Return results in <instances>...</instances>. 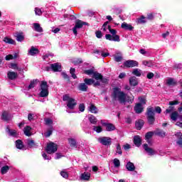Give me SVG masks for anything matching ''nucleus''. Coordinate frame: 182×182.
Instances as JSON below:
<instances>
[{
  "instance_id": "nucleus-1",
  "label": "nucleus",
  "mask_w": 182,
  "mask_h": 182,
  "mask_svg": "<svg viewBox=\"0 0 182 182\" xmlns=\"http://www.w3.org/2000/svg\"><path fill=\"white\" fill-rule=\"evenodd\" d=\"M113 97L115 100H118L119 103H133L134 100V97L127 96L120 88L117 87L114 88Z\"/></svg>"
},
{
  "instance_id": "nucleus-2",
  "label": "nucleus",
  "mask_w": 182,
  "mask_h": 182,
  "mask_svg": "<svg viewBox=\"0 0 182 182\" xmlns=\"http://www.w3.org/2000/svg\"><path fill=\"white\" fill-rule=\"evenodd\" d=\"M109 21L105 22L102 26V31H106L109 30L111 34H106L105 39L107 41H111L113 42H119L120 41V36L117 35V31L112 28L110 26L108 25Z\"/></svg>"
},
{
  "instance_id": "nucleus-3",
  "label": "nucleus",
  "mask_w": 182,
  "mask_h": 182,
  "mask_svg": "<svg viewBox=\"0 0 182 182\" xmlns=\"http://www.w3.org/2000/svg\"><path fill=\"white\" fill-rule=\"evenodd\" d=\"M63 102H65L67 107L68 109H75V106H76V100L73 99L70 95L68 94H66L63 96Z\"/></svg>"
},
{
  "instance_id": "nucleus-4",
  "label": "nucleus",
  "mask_w": 182,
  "mask_h": 182,
  "mask_svg": "<svg viewBox=\"0 0 182 182\" xmlns=\"http://www.w3.org/2000/svg\"><path fill=\"white\" fill-rule=\"evenodd\" d=\"M40 97H48L49 95V86L46 81H42L40 87Z\"/></svg>"
},
{
  "instance_id": "nucleus-5",
  "label": "nucleus",
  "mask_w": 182,
  "mask_h": 182,
  "mask_svg": "<svg viewBox=\"0 0 182 182\" xmlns=\"http://www.w3.org/2000/svg\"><path fill=\"white\" fill-rule=\"evenodd\" d=\"M147 119L149 124H153L154 123V109L153 107L147 109Z\"/></svg>"
},
{
  "instance_id": "nucleus-6",
  "label": "nucleus",
  "mask_w": 182,
  "mask_h": 182,
  "mask_svg": "<svg viewBox=\"0 0 182 182\" xmlns=\"http://www.w3.org/2000/svg\"><path fill=\"white\" fill-rule=\"evenodd\" d=\"M46 150L48 154H52L53 153H55V151H58V145H56V144L53 142H50L47 144Z\"/></svg>"
},
{
  "instance_id": "nucleus-7",
  "label": "nucleus",
  "mask_w": 182,
  "mask_h": 182,
  "mask_svg": "<svg viewBox=\"0 0 182 182\" xmlns=\"http://www.w3.org/2000/svg\"><path fill=\"white\" fill-rule=\"evenodd\" d=\"M97 141L102 144V146H111L112 138L109 136H101L97 139Z\"/></svg>"
},
{
  "instance_id": "nucleus-8",
  "label": "nucleus",
  "mask_w": 182,
  "mask_h": 182,
  "mask_svg": "<svg viewBox=\"0 0 182 182\" xmlns=\"http://www.w3.org/2000/svg\"><path fill=\"white\" fill-rule=\"evenodd\" d=\"M83 25H86V22H83L80 20H77L75 22V26L73 28V32L74 35H77V29L83 28Z\"/></svg>"
},
{
  "instance_id": "nucleus-9",
  "label": "nucleus",
  "mask_w": 182,
  "mask_h": 182,
  "mask_svg": "<svg viewBox=\"0 0 182 182\" xmlns=\"http://www.w3.org/2000/svg\"><path fill=\"white\" fill-rule=\"evenodd\" d=\"M101 124L105 127L107 132H113L116 130V127H114V124H113L105 122L103 120L101 121Z\"/></svg>"
},
{
  "instance_id": "nucleus-10",
  "label": "nucleus",
  "mask_w": 182,
  "mask_h": 182,
  "mask_svg": "<svg viewBox=\"0 0 182 182\" xmlns=\"http://www.w3.org/2000/svg\"><path fill=\"white\" fill-rule=\"evenodd\" d=\"M125 68H136L139 66V63L136 60H128L124 63Z\"/></svg>"
},
{
  "instance_id": "nucleus-11",
  "label": "nucleus",
  "mask_w": 182,
  "mask_h": 182,
  "mask_svg": "<svg viewBox=\"0 0 182 182\" xmlns=\"http://www.w3.org/2000/svg\"><path fill=\"white\" fill-rule=\"evenodd\" d=\"M93 53H96L98 56H102V58H107L109 56V53H107V50H95Z\"/></svg>"
},
{
  "instance_id": "nucleus-12",
  "label": "nucleus",
  "mask_w": 182,
  "mask_h": 182,
  "mask_svg": "<svg viewBox=\"0 0 182 182\" xmlns=\"http://www.w3.org/2000/svg\"><path fill=\"white\" fill-rule=\"evenodd\" d=\"M144 150L146 151L149 156H154V154H156V151L149 147V145L147 144H144Z\"/></svg>"
},
{
  "instance_id": "nucleus-13",
  "label": "nucleus",
  "mask_w": 182,
  "mask_h": 182,
  "mask_svg": "<svg viewBox=\"0 0 182 182\" xmlns=\"http://www.w3.org/2000/svg\"><path fill=\"white\" fill-rule=\"evenodd\" d=\"M39 53V49L36 48L35 46H31L28 50V55L30 56H35Z\"/></svg>"
},
{
  "instance_id": "nucleus-14",
  "label": "nucleus",
  "mask_w": 182,
  "mask_h": 182,
  "mask_svg": "<svg viewBox=\"0 0 182 182\" xmlns=\"http://www.w3.org/2000/svg\"><path fill=\"white\" fill-rule=\"evenodd\" d=\"M50 68L53 70V72H60L62 70V65H60L59 63L51 64Z\"/></svg>"
},
{
  "instance_id": "nucleus-15",
  "label": "nucleus",
  "mask_w": 182,
  "mask_h": 182,
  "mask_svg": "<svg viewBox=\"0 0 182 182\" xmlns=\"http://www.w3.org/2000/svg\"><path fill=\"white\" fill-rule=\"evenodd\" d=\"M114 60L115 62H122V60H123L122 52L116 51L115 55H114Z\"/></svg>"
},
{
  "instance_id": "nucleus-16",
  "label": "nucleus",
  "mask_w": 182,
  "mask_h": 182,
  "mask_svg": "<svg viewBox=\"0 0 182 182\" xmlns=\"http://www.w3.org/2000/svg\"><path fill=\"white\" fill-rule=\"evenodd\" d=\"M6 132L9 133V136H12V137H18L19 134L15 129H10L9 127H7L6 128Z\"/></svg>"
},
{
  "instance_id": "nucleus-17",
  "label": "nucleus",
  "mask_w": 182,
  "mask_h": 182,
  "mask_svg": "<svg viewBox=\"0 0 182 182\" xmlns=\"http://www.w3.org/2000/svg\"><path fill=\"white\" fill-rule=\"evenodd\" d=\"M1 119L4 120V122H9V120H11V114L8 112L4 111L2 113Z\"/></svg>"
},
{
  "instance_id": "nucleus-18",
  "label": "nucleus",
  "mask_w": 182,
  "mask_h": 182,
  "mask_svg": "<svg viewBox=\"0 0 182 182\" xmlns=\"http://www.w3.org/2000/svg\"><path fill=\"white\" fill-rule=\"evenodd\" d=\"M121 28H122V29H124L125 31H133V29L134 28V27H133L130 24H128L126 22L122 23Z\"/></svg>"
},
{
  "instance_id": "nucleus-19",
  "label": "nucleus",
  "mask_w": 182,
  "mask_h": 182,
  "mask_svg": "<svg viewBox=\"0 0 182 182\" xmlns=\"http://www.w3.org/2000/svg\"><path fill=\"white\" fill-rule=\"evenodd\" d=\"M143 105L140 103L136 104L134 108V112H136L138 114L141 113L143 112Z\"/></svg>"
},
{
  "instance_id": "nucleus-20",
  "label": "nucleus",
  "mask_w": 182,
  "mask_h": 182,
  "mask_svg": "<svg viewBox=\"0 0 182 182\" xmlns=\"http://www.w3.org/2000/svg\"><path fill=\"white\" fill-rule=\"evenodd\" d=\"M134 144H135L136 147H140V146H141V139L140 138V136H134Z\"/></svg>"
},
{
  "instance_id": "nucleus-21",
  "label": "nucleus",
  "mask_w": 182,
  "mask_h": 182,
  "mask_svg": "<svg viewBox=\"0 0 182 182\" xmlns=\"http://www.w3.org/2000/svg\"><path fill=\"white\" fill-rule=\"evenodd\" d=\"M126 168L128 171H134L136 170V166H134V164L129 161L126 165Z\"/></svg>"
},
{
  "instance_id": "nucleus-22",
  "label": "nucleus",
  "mask_w": 182,
  "mask_h": 182,
  "mask_svg": "<svg viewBox=\"0 0 182 182\" xmlns=\"http://www.w3.org/2000/svg\"><path fill=\"white\" fill-rule=\"evenodd\" d=\"M31 130L32 127H31L30 126H26L23 129L24 134L26 136H28V137H30V136H32V132H31Z\"/></svg>"
},
{
  "instance_id": "nucleus-23",
  "label": "nucleus",
  "mask_w": 182,
  "mask_h": 182,
  "mask_svg": "<svg viewBox=\"0 0 182 182\" xmlns=\"http://www.w3.org/2000/svg\"><path fill=\"white\" fill-rule=\"evenodd\" d=\"M129 85H131V86H137V85H139V80H137V77H130Z\"/></svg>"
},
{
  "instance_id": "nucleus-24",
  "label": "nucleus",
  "mask_w": 182,
  "mask_h": 182,
  "mask_svg": "<svg viewBox=\"0 0 182 182\" xmlns=\"http://www.w3.org/2000/svg\"><path fill=\"white\" fill-rule=\"evenodd\" d=\"M16 39L18 41V42H23L25 39V36H23V33H16L15 34Z\"/></svg>"
},
{
  "instance_id": "nucleus-25",
  "label": "nucleus",
  "mask_w": 182,
  "mask_h": 182,
  "mask_svg": "<svg viewBox=\"0 0 182 182\" xmlns=\"http://www.w3.org/2000/svg\"><path fill=\"white\" fill-rule=\"evenodd\" d=\"M144 124V121H143L142 119H139L135 123V126L137 130H141V127H143Z\"/></svg>"
},
{
  "instance_id": "nucleus-26",
  "label": "nucleus",
  "mask_w": 182,
  "mask_h": 182,
  "mask_svg": "<svg viewBox=\"0 0 182 182\" xmlns=\"http://www.w3.org/2000/svg\"><path fill=\"white\" fill-rule=\"evenodd\" d=\"M78 89L79 90H81V92H87V85L85 82L80 83Z\"/></svg>"
},
{
  "instance_id": "nucleus-27",
  "label": "nucleus",
  "mask_w": 182,
  "mask_h": 182,
  "mask_svg": "<svg viewBox=\"0 0 182 182\" xmlns=\"http://www.w3.org/2000/svg\"><path fill=\"white\" fill-rule=\"evenodd\" d=\"M7 76L11 80H14V79H16V77H18V73L15 72H9Z\"/></svg>"
},
{
  "instance_id": "nucleus-28",
  "label": "nucleus",
  "mask_w": 182,
  "mask_h": 182,
  "mask_svg": "<svg viewBox=\"0 0 182 182\" xmlns=\"http://www.w3.org/2000/svg\"><path fill=\"white\" fill-rule=\"evenodd\" d=\"M153 134H154L153 132H147L145 135L146 140L147 143H149V144H151V141H150V139L153 137Z\"/></svg>"
},
{
  "instance_id": "nucleus-29",
  "label": "nucleus",
  "mask_w": 182,
  "mask_h": 182,
  "mask_svg": "<svg viewBox=\"0 0 182 182\" xmlns=\"http://www.w3.org/2000/svg\"><path fill=\"white\" fill-rule=\"evenodd\" d=\"M16 147L19 150H23V142L21 139L16 141Z\"/></svg>"
},
{
  "instance_id": "nucleus-30",
  "label": "nucleus",
  "mask_w": 182,
  "mask_h": 182,
  "mask_svg": "<svg viewBox=\"0 0 182 182\" xmlns=\"http://www.w3.org/2000/svg\"><path fill=\"white\" fill-rule=\"evenodd\" d=\"M90 178V173L89 172H84L81 174V180H85L86 181H88Z\"/></svg>"
},
{
  "instance_id": "nucleus-31",
  "label": "nucleus",
  "mask_w": 182,
  "mask_h": 182,
  "mask_svg": "<svg viewBox=\"0 0 182 182\" xmlns=\"http://www.w3.org/2000/svg\"><path fill=\"white\" fill-rule=\"evenodd\" d=\"M33 26L36 32H43V29L42 28V27H41V24L38 23H34Z\"/></svg>"
},
{
  "instance_id": "nucleus-32",
  "label": "nucleus",
  "mask_w": 182,
  "mask_h": 182,
  "mask_svg": "<svg viewBox=\"0 0 182 182\" xmlns=\"http://www.w3.org/2000/svg\"><path fill=\"white\" fill-rule=\"evenodd\" d=\"M176 137H178V140L177 141V144L179 146H182V134L181 132H177L176 134Z\"/></svg>"
},
{
  "instance_id": "nucleus-33",
  "label": "nucleus",
  "mask_w": 182,
  "mask_h": 182,
  "mask_svg": "<svg viewBox=\"0 0 182 182\" xmlns=\"http://www.w3.org/2000/svg\"><path fill=\"white\" fill-rule=\"evenodd\" d=\"M88 120L92 123V124H96V123H97V119H96L93 115H89Z\"/></svg>"
},
{
  "instance_id": "nucleus-34",
  "label": "nucleus",
  "mask_w": 182,
  "mask_h": 182,
  "mask_svg": "<svg viewBox=\"0 0 182 182\" xmlns=\"http://www.w3.org/2000/svg\"><path fill=\"white\" fill-rule=\"evenodd\" d=\"M84 82L85 85L90 86L91 85H93V83H95V80L92 78H85Z\"/></svg>"
},
{
  "instance_id": "nucleus-35",
  "label": "nucleus",
  "mask_w": 182,
  "mask_h": 182,
  "mask_svg": "<svg viewBox=\"0 0 182 182\" xmlns=\"http://www.w3.org/2000/svg\"><path fill=\"white\" fill-rule=\"evenodd\" d=\"M178 118V112H173L171 114V119L173 122H176L177 119Z\"/></svg>"
},
{
  "instance_id": "nucleus-36",
  "label": "nucleus",
  "mask_w": 182,
  "mask_h": 182,
  "mask_svg": "<svg viewBox=\"0 0 182 182\" xmlns=\"http://www.w3.org/2000/svg\"><path fill=\"white\" fill-rule=\"evenodd\" d=\"M38 84V80H33L30 82V85H28V90H31V89H33Z\"/></svg>"
},
{
  "instance_id": "nucleus-37",
  "label": "nucleus",
  "mask_w": 182,
  "mask_h": 182,
  "mask_svg": "<svg viewBox=\"0 0 182 182\" xmlns=\"http://www.w3.org/2000/svg\"><path fill=\"white\" fill-rule=\"evenodd\" d=\"M68 143L71 147H76V139H75L69 138Z\"/></svg>"
},
{
  "instance_id": "nucleus-38",
  "label": "nucleus",
  "mask_w": 182,
  "mask_h": 182,
  "mask_svg": "<svg viewBox=\"0 0 182 182\" xmlns=\"http://www.w3.org/2000/svg\"><path fill=\"white\" fill-rule=\"evenodd\" d=\"M132 74L135 76H138V77H140V76H141V70L136 68L133 70Z\"/></svg>"
},
{
  "instance_id": "nucleus-39",
  "label": "nucleus",
  "mask_w": 182,
  "mask_h": 182,
  "mask_svg": "<svg viewBox=\"0 0 182 182\" xmlns=\"http://www.w3.org/2000/svg\"><path fill=\"white\" fill-rule=\"evenodd\" d=\"M89 110L91 113H97V108L93 104H90Z\"/></svg>"
},
{
  "instance_id": "nucleus-40",
  "label": "nucleus",
  "mask_w": 182,
  "mask_h": 182,
  "mask_svg": "<svg viewBox=\"0 0 182 182\" xmlns=\"http://www.w3.org/2000/svg\"><path fill=\"white\" fill-rule=\"evenodd\" d=\"M44 122H45L46 126L52 127V125L53 124V120H52V119H50V118H46L44 119Z\"/></svg>"
},
{
  "instance_id": "nucleus-41",
  "label": "nucleus",
  "mask_w": 182,
  "mask_h": 182,
  "mask_svg": "<svg viewBox=\"0 0 182 182\" xmlns=\"http://www.w3.org/2000/svg\"><path fill=\"white\" fill-rule=\"evenodd\" d=\"M18 54L15 53L14 55L9 54L6 56V60H11L12 59H16Z\"/></svg>"
},
{
  "instance_id": "nucleus-42",
  "label": "nucleus",
  "mask_w": 182,
  "mask_h": 182,
  "mask_svg": "<svg viewBox=\"0 0 182 182\" xmlns=\"http://www.w3.org/2000/svg\"><path fill=\"white\" fill-rule=\"evenodd\" d=\"M137 23H146V17L141 16V17L136 18Z\"/></svg>"
},
{
  "instance_id": "nucleus-43",
  "label": "nucleus",
  "mask_w": 182,
  "mask_h": 182,
  "mask_svg": "<svg viewBox=\"0 0 182 182\" xmlns=\"http://www.w3.org/2000/svg\"><path fill=\"white\" fill-rule=\"evenodd\" d=\"M9 171V166H5L1 167V174H6Z\"/></svg>"
},
{
  "instance_id": "nucleus-44",
  "label": "nucleus",
  "mask_w": 182,
  "mask_h": 182,
  "mask_svg": "<svg viewBox=\"0 0 182 182\" xmlns=\"http://www.w3.org/2000/svg\"><path fill=\"white\" fill-rule=\"evenodd\" d=\"M4 42H5L6 43H10L11 45L15 44V41H14V39H12V38H9L8 37L4 38Z\"/></svg>"
},
{
  "instance_id": "nucleus-45",
  "label": "nucleus",
  "mask_w": 182,
  "mask_h": 182,
  "mask_svg": "<svg viewBox=\"0 0 182 182\" xmlns=\"http://www.w3.org/2000/svg\"><path fill=\"white\" fill-rule=\"evenodd\" d=\"M142 65H144V66H148V68H151V66H153V61L151 60H144L142 62Z\"/></svg>"
},
{
  "instance_id": "nucleus-46",
  "label": "nucleus",
  "mask_w": 182,
  "mask_h": 182,
  "mask_svg": "<svg viewBox=\"0 0 182 182\" xmlns=\"http://www.w3.org/2000/svg\"><path fill=\"white\" fill-rule=\"evenodd\" d=\"M93 130L94 132H96V133H102V132H103V128L100 126H94Z\"/></svg>"
},
{
  "instance_id": "nucleus-47",
  "label": "nucleus",
  "mask_w": 182,
  "mask_h": 182,
  "mask_svg": "<svg viewBox=\"0 0 182 182\" xmlns=\"http://www.w3.org/2000/svg\"><path fill=\"white\" fill-rule=\"evenodd\" d=\"M53 132V127H51L48 131L47 132H46L45 136L46 137H50V136H51L52 133Z\"/></svg>"
},
{
  "instance_id": "nucleus-48",
  "label": "nucleus",
  "mask_w": 182,
  "mask_h": 182,
  "mask_svg": "<svg viewBox=\"0 0 182 182\" xmlns=\"http://www.w3.org/2000/svg\"><path fill=\"white\" fill-rule=\"evenodd\" d=\"M166 84L168 86H174V85H176V82H174V80L173 78H170L166 80Z\"/></svg>"
},
{
  "instance_id": "nucleus-49",
  "label": "nucleus",
  "mask_w": 182,
  "mask_h": 182,
  "mask_svg": "<svg viewBox=\"0 0 182 182\" xmlns=\"http://www.w3.org/2000/svg\"><path fill=\"white\" fill-rule=\"evenodd\" d=\"M155 134H156V136H159V137H164V136H166V133L164 132V131L161 130L156 131Z\"/></svg>"
},
{
  "instance_id": "nucleus-50",
  "label": "nucleus",
  "mask_w": 182,
  "mask_h": 182,
  "mask_svg": "<svg viewBox=\"0 0 182 182\" xmlns=\"http://www.w3.org/2000/svg\"><path fill=\"white\" fill-rule=\"evenodd\" d=\"M102 75L98 73H93V77L96 79V80H100L102 79Z\"/></svg>"
},
{
  "instance_id": "nucleus-51",
  "label": "nucleus",
  "mask_w": 182,
  "mask_h": 182,
  "mask_svg": "<svg viewBox=\"0 0 182 182\" xmlns=\"http://www.w3.org/2000/svg\"><path fill=\"white\" fill-rule=\"evenodd\" d=\"M114 166L116 168H118V167H120V160L117 159H114L113 161Z\"/></svg>"
},
{
  "instance_id": "nucleus-52",
  "label": "nucleus",
  "mask_w": 182,
  "mask_h": 182,
  "mask_svg": "<svg viewBox=\"0 0 182 182\" xmlns=\"http://www.w3.org/2000/svg\"><path fill=\"white\" fill-rule=\"evenodd\" d=\"M27 144H28V147H31V148L35 147V141L32 139H28L27 141Z\"/></svg>"
},
{
  "instance_id": "nucleus-53",
  "label": "nucleus",
  "mask_w": 182,
  "mask_h": 182,
  "mask_svg": "<svg viewBox=\"0 0 182 182\" xmlns=\"http://www.w3.org/2000/svg\"><path fill=\"white\" fill-rule=\"evenodd\" d=\"M116 153H117V154H123V152L122 151V147L120 146V144H117V151Z\"/></svg>"
},
{
  "instance_id": "nucleus-54",
  "label": "nucleus",
  "mask_w": 182,
  "mask_h": 182,
  "mask_svg": "<svg viewBox=\"0 0 182 182\" xmlns=\"http://www.w3.org/2000/svg\"><path fill=\"white\" fill-rule=\"evenodd\" d=\"M75 72H76V70H75V68H70V74H71V76H72V77L73 78V79H76V77H77V76H76V74H75Z\"/></svg>"
},
{
  "instance_id": "nucleus-55",
  "label": "nucleus",
  "mask_w": 182,
  "mask_h": 182,
  "mask_svg": "<svg viewBox=\"0 0 182 182\" xmlns=\"http://www.w3.org/2000/svg\"><path fill=\"white\" fill-rule=\"evenodd\" d=\"M139 103L142 106H144V105H146V98H144V97H139Z\"/></svg>"
},
{
  "instance_id": "nucleus-56",
  "label": "nucleus",
  "mask_w": 182,
  "mask_h": 182,
  "mask_svg": "<svg viewBox=\"0 0 182 182\" xmlns=\"http://www.w3.org/2000/svg\"><path fill=\"white\" fill-rule=\"evenodd\" d=\"M35 14H36V15L41 16V15H42V10L38 7H36L35 8Z\"/></svg>"
},
{
  "instance_id": "nucleus-57",
  "label": "nucleus",
  "mask_w": 182,
  "mask_h": 182,
  "mask_svg": "<svg viewBox=\"0 0 182 182\" xmlns=\"http://www.w3.org/2000/svg\"><path fill=\"white\" fill-rule=\"evenodd\" d=\"M60 176L63 177V178H68L69 177V174L65 171H62L60 172Z\"/></svg>"
},
{
  "instance_id": "nucleus-58",
  "label": "nucleus",
  "mask_w": 182,
  "mask_h": 182,
  "mask_svg": "<svg viewBox=\"0 0 182 182\" xmlns=\"http://www.w3.org/2000/svg\"><path fill=\"white\" fill-rule=\"evenodd\" d=\"M42 157L44 159V160H50V159H52L50 156H48L45 152L42 153Z\"/></svg>"
},
{
  "instance_id": "nucleus-59",
  "label": "nucleus",
  "mask_w": 182,
  "mask_h": 182,
  "mask_svg": "<svg viewBox=\"0 0 182 182\" xmlns=\"http://www.w3.org/2000/svg\"><path fill=\"white\" fill-rule=\"evenodd\" d=\"M85 73V75H93L95 73V71H93L92 69H90V70H87L84 72Z\"/></svg>"
},
{
  "instance_id": "nucleus-60",
  "label": "nucleus",
  "mask_w": 182,
  "mask_h": 182,
  "mask_svg": "<svg viewBox=\"0 0 182 182\" xmlns=\"http://www.w3.org/2000/svg\"><path fill=\"white\" fill-rule=\"evenodd\" d=\"M10 68H11V69H14V70H16V69H17V68H18V64L11 63L10 64Z\"/></svg>"
},
{
  "instance_id": "nucleus-61",
  "label": "nucleus",
  "mask_w": 182,
  "mask_h": 182,
  "mask_svg": "<svg viewBox=\"0 0 182 182\" xmlns=\"http://www.w3.org/2000/svg\"><path fill=\"white\" fill-rule=\"evenodd\" d=\"M173 110H174V107H169L168 109H166L165 113H171V112H173Z\"/></svg>"
},
{
  "instance_id": "nucleus-62",
  "label": "nucleus",
  "mask_w": 182,
  "mask_h": 182,
  "mask_svg": "<svg viewBox=\"0 0 182 182\" xmlns=\"http://www.w3.org/2000/svg\"><path fill=\"white\" fill-rule=\"evenodd\" d=\"M62 157H63V155L60 153H57L55 154V160H59V159H62Z\"/></svg>"
},
{
  "instance_id": "nucleus-63",
  "label": "nucleus",
  "mask_w": 182,
  "mask_h": 182,
  "mask_svg": "<svg viewBox=\"0 0 182 182\" xmlns=\"http://www.w3.org/2000/svg\"><path fill=\"white\" fill-rule=\"evenodd\" d=\"M180 103L178 100L170 101L169 106H174V105H178Z\"/></svg>"
},
{
  "instance_id": "nucleus-64",
  "label": "nucleus",
  "mask_w": 182,
  "mask_h": 182,
  "mask_svg": "<svg viewBox=\"0 0 182 182\" xmlns=\"http://www.w3.org/2000/svg\"><path fill=\"white\" fill-rule=\"evenodd\" d=\"M79 110H80V112H85V105L84 104L80 105Z\"/></svg>"
}]
</instances>
